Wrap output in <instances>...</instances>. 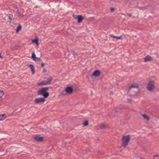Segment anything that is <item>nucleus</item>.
Segmentation results:
<instances>
[{"mask_svg":"<svg viewBox=\"0 0 159 159\" xmlns=\"http://www.w3.org/2000/svg\"><path fill=\"white\" fill-rule=\"evenodd\" d=\"M22 28V26L20 25H19L17 27L16 30V33H17Z\"/></svg>","mask_w":159,"mask_h":159,"instance_id":"obj_14","label":"nucleus"},{"mask_svg":"<svg viewBox=\"0 0 159 159\" xmlns=\"http://www.w3.org/2000/svg\"><path fill=\"white\" fill-rule=\"evenodd\" d=\"M52 80V78H47V81L43 80L38 84V86L40 85H46L51 84V82Z\"/></svg>","mask_w":159,"mask_h":159,"instance_id":"obj_4","label":"nucleus"},{"mask_svg":"<svg viewBox=\"0 0 159 159\" xmlns=\"http://www.w3.org/2000/svg\"><path fill=\"white\" fill-rule=\"evenodd\" d=\"M43 137H40L39 135H36L34 137V140L37 142L42 141L43 140Z\"/></svg>","mask_w":159,"mask_h":159,"instance_id":"obj_8","label":"nucleus"},{"mask_svg":"<svg viewBox=\"0 0 159 159\" xmlns=\"http://www.w3.org/2000/svg\"><path fill=\"white\" fill-rule=\"evenodd\" d=\"M110 36L111 37H112L113 38H115L116 37V36H114L112 34H111L110 35Z\"/></svg>","mask_w":159,"mask_h":159,"instance_id":"obj_30","label":"nucleus"},{"mask_svg":"<svg viewBox=\"0 0 159 159\" xmlns=\"http://www.w3.org/2000/svg\"><path fill=\"white\" fill-rule=\"evenodd\" d=\"M142 116L144 118L147 119V120H149L150 119L149 117L146 114H144Z\"/></svg>","mask_w":159,"mask_h":159,"instance_id":"obj_16","label":"nucleus"},{"mask_svg":"<svg viewBox=\"0 0 159 159\" xmlns=\"http://www.w3.org/2000/svg\"><path fill=\"white\" fill-rule=\"evenodd\" d=\"M139 85L138 84H132L127 89L128 93L132 95H134L137 94V92L134 91L132 89L133 88H138Z\"/></svg>","mask_w":159,"mask_h":159,"instance_id":"obj_2","label":"nucleus"},{"mask_svg":"<svg viewBox=\"0 0 159 159\" xmlns=\"http://www.w3.org/2000/svg\"><path fill=\"white\" fill-rule=\"evenodd\" d=\"M1 53H0V58H2V56L1 55Z\"/></svg>","mask_w":159,"mask_h":159,"instance_id":"obj_34","label":"nucleus"},{"mask_svg":"<svg viewBox=\"0 0 159 159\" xmlns=\"http://www.w3.org/2000/svg\"><path fill=\"white\" fill-rule=\"evenodd\" d=\"M38 39H35L34 40L32 41L33 43H35L36 44H38Z\"/></svg>","mask_w":159,"mask_h":159,"instance_id":"obj_18","label":"nucleus"},{"mask_svg":"<svg viewBox=\"0 0 159 159\" xmlns=\"http://www.w3.org/2000/svg\"><path fill=\"white\" fill-rule=\"evenodd\" d=\"M8 17L10 20V22L11 23V21L13 20L14 18L13 15L11 14H9L8 15Z\"/></svg>","mask_w":159,"mask_h":159,"instance_id":"obj_13","label":"nucleus"},{"mask_svg":"<svg viewBox=\"0 0 159 159\" xmlns=\"http://www.w3.org/2000/svg\"><path fill=\"white\" fill-rule=\"evenodd\" d=\"M159 157V156L158 155H154L153 156V158H154L155 157Z\"/></svg>","mask_w":159,"mask_h":159,"instance_id":"obj_29","label":"nucleus"},{"mask_svg":"<svg viewBox=\"0 0 159 159\" xmlns=\"http://www.w3.org/2000/svg\"><path fill=\"white\" fill-rule=\"evenodd\" d=\"M128 101H129V102H130L131 101V99H128Z\"/></svg>","mask_w":159,"mask_h":159,"instance_id":"obj_33","label":"nucleus"},{"mask_svg":"<svg viewBox=\"0 0 159 159\" xmlns=\"http://www.w3.org/2000/svg\"><path fill=\"white\" fill-rule=\"evenodd\" d=\"M152 60V58L149 55L147 56L144 59V61L147 62L150 61Z\"/></svg>","mask_w":159,"mask_h":159,"instance_id":"obj_10","label":"nucleus"},{"mask_svg":"<svg viewBox=\"0 0 159 159\" xmlns=\"http://www.w3.org/2000/svg\"><path fill=\"white\" fill-rule=\"evenodd\" d=\"M65 91L66 93H70V86H68L66 88Z\"/></svg>","mask_w":159,"mask_h":159,"instance_id":"obj_19","label":"nucleus"},{"mask_svg":"<svg viewBox=\"0 0 159 159\" xmlns=\"http://www.w3.org/2000/svg\"><path fill=\"white\" fill-rule=\"evenodd\" d=\"M4 94L3 92L0 90V98L2 97L3 95Z\"/></svg>","mask_w":159,"mask_h":159,"instance_id":"obj_20","label":"nucleus"},{"mask_svg":"<svg viewBox=\"0 0 159 159\" xmlns=\"http://www.w3.org/2000/svg\"><path fill=\"white\" fill-rule=\"evenodd\" d=\"M101 74L100 71L98 70H95L93 73L92 75L94 76H97Z\"/></svg>","mask_w":159,"mask_h":159,"instance_id":"obj_9","label":"nucleus"},{"mask_svg":"<svg viewBox=\"0 0 159 159\" xmlns=\"http://www.w3.org/2000/svg\"><path fill=\"white\" fill-rule=\"evenodd\" d=\"M105 127V125L104 124H102L101 125L100 128L101 129H104Z\"/></svg>","mask_w":159,"mask_h":159,"instance_id":"obj_21","label":"nucleus"},{"mask_svg":"<svg viewBox=\"0 0 159 159\" xmlns=\"http://www.w3.org/2000/svg\"><path fill=\"white\" fill-rule=\"evenodd\" d=\"M7 117V114H3L0 115V121L3 120L5 119Z\"/></svg>","mask_w":159,"mask_h":159,"instance_id":"obj_12","label":"nucleus"},{"mask_svg":"<svg viewBox=\"0 0 159 159\" xmlns=\"http://www.w3.org/2000/svg\"><path fill=\"white\" fill-rule=\"evenodd\" d=\"M121 37V36H120V37H118V36H116L115 38H116L117 39H120Z\"/></svg>","mask_w":159,"mask_h":159,"instance_id":"obj_25","label":"nucleus"},{"mask_svg":"<svg viewBox=\"0 0 159 159\" xmlns=\"http://www.w3.org/2000/svg\"><path fill=\"white\" fill-rule=\"evenodd\" d=\"M130 140V137L129 135L123 136L121 139L122 146L126 147L128 145Z\"/></svg>","mask_w":159,"mask_h":159,"instance_id":"obj_3","label":"nucleus"},{"mask_svg":"<svg viewBox=\"0 0 159 159\" xmlns=\"http://www.w3.org/2000/svg\"><path fill=\"white\" fill-rule=\"evenodd\" d=\"M127 14L128 16H129L130 17H131L132 15V14L131 13L129 14V13H127Z\"/></svg>","mask_w":159,"mask_h":159,"instance_id":"obj_26","label":"nucleus"},{"mask_svg":"<svg viewBox=\"0 0 159 159\" xmlns=\"http://www.w3.org/2000/svg\"><path fill=\"white\" fill-rule=\"evenodd\" d=\"M74 18L77 19L78 23L81 22L84 18V17L81 15H75L74 16Z\"/></svg>","mask_w":159,"mask_h":159,"instance_id":"obj_7","label":"nucleus"},{"mask_svg":"<svg viewBox=\"0 0 159 159\" xmlns=\"http://www.w3.org/2000/svg\"><path fill=\"white\" fill-rule=\"evenodd\" d=\"M43 72H46V69L45 68H44L43 69Z\"/></svg>","mask_w":159,"mask_h":159,"instance_id":"obj_32","label":"nucleus"},{"mask_svg":"<svg viewBox=\"0 0 159 159\" xmlns=\"http://www.w3.org/2000/svg\"><path fill=\"white\" fill-rule=\"evenodd\" d=\"M110 10H115V9L114 8H111Z\"/></svg>","mask_w":159,"mask_h":159,"instance_id":"obj_31","label":"nucleus"},{"mask_svg":"<svg viewBox=\"0 0 159 159\" xmlns=\"http://www.w3.org/2000/svg\"><path fill=\"white\" fill-rule=\"evenodd\" d=\"M45 98H44V97L41 98H36L34 100V102L35 104H39L40 103L44 102L45 101Z\"/></svg>","mask_w":159,"mask_h":159,"instance_id":"obj_6","label":"nucleus"},{"mask_svg":"<svg viewBox=\"0 0 159 159\" xmlns=\"http://www.w3.org/2000/svg\"><path fill=\"white\" fill-rule=\"evenodd\" d=\"M48 90V87L42 88L38 91V94L39 95H43L44 98H46L49 95V93L47 92Z\"/></svg>","mask_w":159,"mask_h":159,"instance_id":"obj_1","label":"nucleus"},{"mask_svg":"<svg viewBox=\"0 0 159 159\" xmlns=\"http://www.w3.org/2000/svg\"><path fill=\"white\" fill-rule=\"evenodd\" d=\"M17 13L20 16H22V17H23L24 16V15H23L22 14H21L20 12L19 11H18Z\"/></svg>","mask_w":159,"mask_h":159,"instance_id":"obj_24","label":"nucleus"},{"mask_svg":"<svg viewBox=\"0 0 159 159\" xmlns=\"http://www.w3.org/2000/svg\"><path fill=\"white\" fill-rule=\"evenodd\" d=\"M154 82L153 81H150L147 87V89L149 91H152L154 89Z\"/></svg>","mask_w":159,"mask_h":159,"instance_id":"obj_5","label":"nucleus"},{"mask_svg":"<svg viewBox=\"0 0 159 159\" xmlns=\"http://www.w3.org/2000/svg\"><path fill=\"white\" fill-rule=\"evenodd\" d=\"M76 90V88L74 89L72 86H70V94L71 93L73 92H75Z\"/></svg>","mask_w":159,"mask_h":159,"instance_id":"obj_15","label":"nucleus"},{"mask_svg":"<svg viewBox=\"0 0 159 159\" xmlns=\"http://www.w3.org/2000/svg\"><path fill=\"white\" fill-rule=\"evenodd\" d=\"M44 65H45V64H44V63H42L41 64V66L42 67H43L44 66Z\"/></svg>","mask_w":159,"mask_h":159,"instance_id":"obj_28","label":"nucleus"},{"mask_svg":"<svg viewBox=\"0 0 159 159\" xmlns=\"http://www.w3.org/2000/svg\"><path fill=\"white\" fill-rule=\"evenodd\" d=\"M73 55L74 56V57H76L78 56V55H77V54H75V53H73Z\"/></svg>","mask_w":159,"mask_h":159,"instance_id":"obj_27","label":"nucleus"},{"mask_svg":"<svg viewBox=\"0 0 159 159\" xmlns=\"http://www.w3.org/2000/svg\"><path fill=\"white\" fill-rule=\"evenodd\" d=\"M28 66L30 67V69L31 70L32 73L33 75L34 74L35 71V68L34 67L33 65L30 64L28 65Z\"/></svg>","mask_w":159,"mask_h":159,"instance_id":"obj_11","label":"nucleus"},{"mask_svg":"<svg viewBox=\"0 0 159 159\" xmlns=\"http://www.w3.org/2000/svg\"><path fill=\"white\" fill-rule=\"evenodd\" d=\"M34 60L36 61H41V59L40 57H36Z\"/></svg>","mask_w":159,"mask_h":159,"instance_id":"obj_22","label":"nucleus"},{"mask_svg":"<svg viewBox=\"0 0 159 159\" xmlns=\"http://www.w3.org/2000/svg\"><path fill=\"white\" fill-rule=\"evenodd\" d=\"M32 57L34 59H34L35 58H36V56H35V54H34V53H33L32 54Z\"/></svg>","mask_w":159,"mask_h":159,"instance_id":"obj_23","label":"nucleus"},{"mask_svg":"<svg viewBox=\"0 0 159 159\" xmlns=\"http://www.w3.org/2000/svg\"><path fill=\"white\" fill-rule=\"evenodd\" d=\"M83 125L84 126H87L89 125V122L88 120L85 121L83 123Z\"/></svg>","mask_w":159,"mask_h":159,"instance_id":"obj_17","label":"nucleus"}]
</instances>
